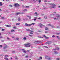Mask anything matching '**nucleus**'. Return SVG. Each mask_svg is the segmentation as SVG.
I'll return each instance as SVG.
<instances>
[{"label": "nucleus", "mask_w": 60, "mask_h": 60, "mask_svg": "<svg viewBox=\"0 0 60 60\" xmlns=\"http://www.w3.org/2000/svg\"><path fill=\"white\" fill-rule=\"evenodd\" d=\"M25 47H30L31 46V44L30 43H27L24 44Z\"/></svg>", "instance_id": "1"}, {"label": "nucleus", "mask_w": 60, "mask_h": 60, "mask_svg": "<svg viewBox=\"0 0 60 60\" xmlns=\"http://www.w3.org/2000/svg\"><path fill=\"white\" fill-rule=\"evenodd\" d=\"M19 6V4L17 3H15L14 4V7H17V6Z\"/></svg>", "instance_id": "2"}, {"label": "nucleus", "mask_w": 60, "mask_h": 60, "mask_svg": "<svg viewBox=\"0 0 60 60\" xmlns=\"http://www.w3.org/2000/svg\"><path fill=\"white\" fill-rule=\"evenodd\" d=\"M39 26L41 28H42V26H45L41 24V23H39Z\"/></svg>", "instance_id": "3"}, {"label": "nucleus", "mask_w": 60, "mask_h": 60, "mask_svg": "<svg viewBox=\"0 0 60 60\" xmlns=\"http://www.w3.org/2000/svg\"><path fill=\"white\" fill-rule=\"evenodd\" d=\"M48 4L49 5H52L53 6H56V5L55 4L50 3H48Z\"/></svg>", "instance_id": "4"}, {"label": "nucleus", "mask_w": 60, "mask_h": 60, "mask_svg": "<svg viewBox=\"0 0 60 60\" xmlns=\"http://www.w3.org/2000/svg\"><path fill=\"white\" fill-rule=\"evenodd\" d=\"M55 16V15L53 14H52L50 15V16L51 18H54V16Z\"/></svg>", "instance_id": "5"}, {"label": "nucleus", "mask_w": 60, "mask_h": 60, "mask_svg": "<svg viewBox=\"0 0 60 60\" xmlns=\"http://www.w3.org/2000/svg\"><path fill=\"white\" fill-rule=\"evenodd\" d=\"M6 45V46H5L4 47H3V49H6V48H8V46H7L6 45V44H5Z\"/></svg>", "instance_id": "6"}, {"label": "nucleus", "mask_w": 60, "mask_h": 60, "mask_svg": "<svg viewBox=\"0 0 60 60\" xmlns=\"http://www.w3.org/2000/svg\"><path fill=\"white\" fill-rule=\"evenodd\" d=\"M5 26L6 27H11V26L10 25H5Z\"/></svg>", "instance_id": "7"}, {"label": "nucleus", "mask_w": 60, "mask_h": 60, "mask_svg": "<svg viewBox=\"0 0 60 60\" xmlns=\"http://www.w3.org/2000/svg\"><path fill=\"white\" fill-rule=\"evenodd\" d=\"M43 37H44L45 38V39H49V38H47V37H46V36L45 35H43Z\"/></svg>", "instance_id": "8"}, {"label": "nucleus", "mask_w": 60, "mask_h": 60, "mask_svg": "<svg viewBox=\"0 0 60 60\" xmlns=\"http://www.w3.org/2000/svg\"><path fill=\"white\" fill-rule=\"evenodd\" d=\"M27 11V9L23 10L22 11L23 12H25V11Z\"/></svg>", "instance_id": "9"}, {"label": "nucleus", "mask_w": 60, "mask_h": 60, "mask_svg": "<svg viewBox=\"0 0 60 60\" xmlns=\"http://www.w3.org/2000/svg\"><path fill=\"white\" fill-rule=\"evenodd\" d=\"M25 26H30V24H28L27 23H25Z\"/></svg>", "instance_id": "10"}, {"label": "nucleus", "mask_w": 60, "mask_h": 60, "mask_svg": "<svg viewBox=\"0 0 60 60\" xmlns=\"http://www.w3.org/2000/svg\"><path fill=\"white\" fill-rule=\"evenodd\" d=\"M45 58L46 59H48V58H49V57L48 56H45Z\"/></svg>", "instance_id": "11"}, {"label": "nucleus", "mask_w": 60, "mask_h": 60, "mask_svg": "<svg viewBox=\"0 0 60 60\" xmlns=\"http://www.w3.org/2000/svg\"><path fill=\"white\" fill-rule=\"evenodd\" d=\"M56 16L57 18H60V15H57Z\"/></svg>", "instance_id": "12"}, {"label": "nucleus", "mask_w": 60, "mask_h": 60, "mask_svg": "<svg viewBox=\"0 0 60 60\" xmlns=\"http://www.w3.org/2000/svg\"><path fill=\"white\" fill-rule=\"evenodd\" d=\"M56 49H57V50H59V48L57 47V48H56V49H53V50H56Z\"/></svg>", "instance_id": "13"}, {"label": "nucleus", "mask_w": 60, "mask_h": 60, "mask_svg": "<svg viewBox=\"0 0 60 60\" xmlns=\"http://www.w3.org/2000/svg\"><path fill=\"white\" fill-rule=\"evenodd\" d=\"M55 6H51V7H49V8H55Z\"/></svg>", "instance_id": "14"}, {"label": "nucleus", "mask_w": 60, "mask_h": 60, "mask_svg": "<svg viewBox=\"0 0 60 60\" xmlns=\"http://www.w3.org/2000/svg\"><path fill=\"white\" fill-rule=\"evenodd\" d=\"M30 26H32V25H35V23H32L31 24H30Z\"/></svg>", "instance_id": "15"}, {"label": "nucleus", "mask_w": 60, "mask_h": 60, "mask_svg": "<svg viewBox=\"0 0 60 60\" xmlns=\"http://www.w3.org/2000/svg\"><path fill=\"white\" fill-rule=\"evenodd\" d=\"M11 32H15V30H11Z\"/></svg>", "instance_id": "16"}, {"label": "nucleus", "mask_w": 60, "mask_h": 60, "mask_svg": "<svg viewBox=\"0 0 60 60\" xmlns=\"http://www.w3.org/2000/svg\"><path fill=\"white\" fill-rule=\"evenodd\" d=\"M23 53H26L27 52V51H26L25 50L24 51H23Z\"/></svg>", "instance_id": "17"}, {"label": "nucleus", "mask_w": 60, "mask_h": 60, "mask_svg": "<svg viewBox=\"0 0 60 60\" xmlns=\"http://www.w3.org/2000/svg\"><path fill=\"white\" fill-rule=\"evenodd\" d=\"M35 42H36V43H40V41H36Z\"/></svg>", "instance_id": "18"}, {"label": "nucleus", "mask_w": 60, "mask_h": 60, "mask_svg": "<svg viewBox=\"0 0 60 60\" xmlns=\"http://www.w3.org/2000/svg\"><path fill=\"white\" fill-rule=\"evenodd\" d=\"M58 18H54V20H58Z\"/></svg>", "instance_id": "19"}, {"label": "nucleus", "mask_w": 60, "mask_h": 60, "mask_svg": "<svg viewBox=\"0 0 60 60\" xmlns=\"http://www.w3.org/2000/svg\"><path fill=\"white\" fill-rule=\"evenodd\" d=\"M16 14L17 15H18V14H21V13L20 12L16 13Z\"/></svg>", "instance_id": "20"}, {"label": "nucleus", "mask_w": 60, "mask_h": 60, "mask_svg": "<svg viewBox=\"0 0 60 60\" xmlns=\"http://www.w3.org/2000/svg\"><path fill=\"white\" fill-rule=\"evenodd\" d=\"M2 5H3L2 3V2H0V6H2Z\"/></svg>", "instance_id": "21"}, {"label": "nucleus", "mask_w": 60, "mask_h": 60, "mask_svg": "<svg viewBox=\"0 0 60 60\" xmlns=\"http://www.w3.org/2000/svg\"><path fill=\"white\" fill-rule=\"evenodd\" d=\"M48 60H51V58H48Z\"/></svg>", "instance_id": "22"}, {"label": "nucleus", "mask_w": 60, "mask_h": 60, "mask_svg": "<svg viewBox=\"0 0 60 60\" xmlns=\"http://www.w3.org/2000/svg\"><path fill=\"white\" fill-rule=\"evenodd\" d=\"M18 21H19L20 20V17H19L18 18Z\"/></svg>", "instance_id": "23"}, {"label": "nucleus", "mask_w": 60, "mask_h": 60, "mask_svg": "<svg viewBox=\"0 0 60 60\" xmlns=\"http://www.w3.org/2000/svg\"><path fill=\"white\" fill-rule=\"evenodd\" d=\"M51 43H52L51 42H47V43H48V44H51Z\"/></svg>", "instance_id": "24"}, {"label": "nucleus", "mask_w": 60, "mask_h": 60, "mask_svg": "<svg viewBox=\"0 0 60 60\" xmlns=\"http://www.w3.org/2000/svg\"><path fill=\"white\" fill-rule=\"evenodd\" d=\"M38 19H39V20H41V17H39L38 18Z\"/></svg>", "instance_id": "25"}, {"label": "nucleus", "mask_w": 60, "mask_h": 60, "mask_svg": "<svg viewBox=\"0 0 60 60\" xmlns=\"http://www.w3.org/2000/svg\"><path fill=\"white\" fill-rule=\"evenodd\" d=\"M16 25H20V23L19 22H18L17 23H16Z\"/></svg>", "instance_id": "26"}, {"label": "nucleus", "mask_w": 60, "mask_h": 60, "mask_svg": "<svg viewBox=\"0 0 60 60\" xmlns=\"http://www.w3.org/2000/svg\"><path fill=\"white\" fill-rule=\"evenodd\" d=\"M23 39V40H27V39L25 37H24Z\"/></svg>", "instance_id": "27"}, {"label": "nucleus", "mask_w": 60, "mask_h": 60, "mask_svg": "<svg viewBox=\"0 0 60 60\" xmlns=\"http://www.w3.org/2000/svg\"><path fill=\"white\" fill-rule=\"evenodd\" d=\"M22 51H25V49H22Z\"/></svg>", "instance_id": "28"}, {"label": "nucleus", "mask_w": 60, "mask_h": 60, "mask_svg": "<svg viewBox=\"0 0 60 60\" xmlns=\"http://www.w3.org/2000/svg\"><path fill=\"white\" fill-rule=\"evenodd\" d=\"M45 30H48V29H48V28L46 27L45 28Z\"/></svg>", "instance_id": "29"}, {"label": "nucleus", "mask_w": 60, "mask_h": 60, "mask_svg": "<svg viewBox=\"0 0 60 60\" xmlns=\"http://www.w3.org/2000/svg\"><path fill=\"white\" fill-rule=\"evenodd\" d=\"M54 54H57V52H56V51H55L54 52Z\"/></svg>", "instance_id": "30"}, {"label": "nucleus", "mask_w": 60, "mask_h": 60, "mask_svg": "<svg viewBox=\"0 0 60 60\" xmlns=\"http://www.w3.org/2000/svg\"><path fill=\"white\" fill-rule=\"evenodd\" d=\"M25 57L26 58H28V56L27 55L26 56H25Z\"/></svg>", "instance_id": "31"}, {"label": "nucleus", "mask_w": 60, "mask_h": 60, "mask_svg": "<svg viewBox=\"0 0 60 60\" xmlns=\"http://www.w3.org/2000/svg\"><path fill=\"white\" fill-rule=\"evenodd\" d=\"M44 18L45 19H47V16H45L44 17Z\"/></svg>", "instance_id": "32"}, {"label": "nucleus", "mask_w": 60, "mask_h": 60, "mask_svg": "<svg viewBox=\"0 0 60 60\" xmlns=\"http://www.w3.org/2000/svg\"><path fill=\"white\" fill-rule=\"evenodd\" d=\"M51 26V25H50V24H48L46 25V26Z\"/></svg>", "instance_id": "33"}, {"label": "nucleus", "mask_w": 60, "mask_h": 60, "mask_svg": "<svg viewBox=\"0 0 60 60\" xmlns=\"http://www.w3.org/2000/svg\"><path fill=\"white\" fill-rule=\"evenodd\" d=\"M25 8H29V6H25Z\"/></svg>", "instance_id": "34"}, {"label": "nucleus", "mask_w": 60, "mask_h": 60, "mask_svg": "<svg viewBox=\"0 0 60 60\" xmlns=\"http://www.w3.org/2000/svg\"><path fill=\"white\" fill-rule=\"evenodd\" d=\"M5 59H6V60H8V58H7L5 57V58H4Z\"/></svg>", "instance_id": "35"}, {"label": "nucleus", "mask_w": 60, "mask_h": 60, "mask_svg": "<svg viewBox=\"0 0 60 60\" xmlns=\"http://www.w3.org/2000/svg\"><path fill=\"white\" fill-rule=\"evenodd\" d=\"M16 40L17 41H19V38H16Z\"/></svg>", "instance_id": "36"}, {"label": "nucleus", "mask_w": 60, "mask_h": 60, "mask_svg": "<svg viewBox=\"0 0 60 60\" xmlns=\"http://www.w3.org/2000/svg\"><path fill=\"white\" fill-rule=\"evenodd\" d=\"M2 31H5V29H3L2 30Z\"/></svg>", "instance_id": "37"}, {"label": "nucleus", "mask_w": 60, "mask_h": 60, "mask_svg": "<svg viewBox=\"0 0 60 60\" xmlns=\"http://www.w3.org/2000/svg\"><path fill=\"white\" fill-rule=\"evenodd\" d=\"M15 59H18V57H17V56H15Z\"/></svg>", "instance_id": "38"}, {"label": "nucleus", "mask_w": 60, "mask_h": 60, "mask_svg": "<svg viewBox=\"0 0 60 60\" xmlns=\"http://www.w3.org/2000/svg\"><path fill=\"white\" fill-rule=\"evenodd\" d=\"M38 38H43L42 37H41V36H38Z\"/></svg>", "instance_id": "39"}, {"label": "nucleus", "mask_w": 60, "mask_h": 60, "mask_svg": "<svg viewBox=\"0 0 60 60\" xmlns=\"http://www.w3.org/2000/svg\"><path fill=\"white\" fill-rule=\"evenodd\" d=\"M15 52V51H12V53H14Z\"/></svg>", "instance_id": "40"}, {"label": "nucleus", "mask_w": 60, "mask_h": 60, "mask_svg": "<svg viewBox=\"0 0 60 60\" xmlns=\"http://www.w3.org/2000/svg\"><path fill=\"white\" fill-rule=\"evenodd\" d=\"M26 30L27 31H30V30L29 29H26Z\"/></svg>", "instance_id": "41"}, {"label": "nucleus", "mask_w": 60, "mask_h": 60, "mask_svg": "<svg viewBox=\"0 0 60 60\" xmlns=\"http://www.w3.org/2000/svg\"><path fill=\"white\" fill-rule=\"evenodd\" d=\"M52 38H54V37H55V36L53 35L52 36Z\"/></svg>", "instance_id": "42"}, {"label": "nucleus", "mask_w": 60, "mask_h": 60, "mask_svg": "<svg viewBox=\"0 0 60 60\" xmlns=\"http://www.w3.org/2000/svg\"><path fill=\"white\" fill-rule=\"evenodd\" d=\"M5 56L6 57H9V56L8 55H6Z\"/></svg>", "instance_id": "43"}, {"label": "nucleus", "mask_w": 60, "mask_h": 60, "mask_svg": "<svg viewBox=\"0 0 60 60\" xmlns=\"http://www.w3.org/2000/svg\"><path fill=\"white\" fill-rule=\"evenodd\" d=\"M56 34L57 35H59V34H60V33H57Z\"/></svg>", "instance_id": "44"}, {"label": "nucleus", "mask_w": 60, "mask_h": 60, "mask_svg": "<svg viewBox=\"0 0 60 60\" xmlns=\"http://www.w3.org/2000/svg\"><path fill=\"white\" fill-rule=\"evenodd\" d=\"M0 38H1L2 39H3V37L1 36H0Z\"/></svg>", "instance_id": "45"}, {"label": "nucleus", "mask_w": 60, "mask_h": 60, "mask_svg": "<svg viewBox=\"0 0 60 60\" xmlns=\"http://www.w3.org/2000/svg\"><path fill=\"white\" fill-rule=\"evenodd\" d=\"M1 18L2 19H4V17H1Z\"/></svg>", "instance_id": "46"}, {"label": "nucleus", "mask_w": 60, "mask_h": 60, "mask_svg": "<svg viewBox=\"0 0 60 60\" xmlns=\"http://www.w3.org/2000/svg\"><path fill=\"white\" fill-rule=\"evenodd\" d=\"M39 59H42V57H39Z\"/></svg>", "instance_id": "47"}, {"label": "nucleus", "mask_w": 60, "mask_h": 60, "mask_svg": "<svg viewBox=\"0 0 60 60\" xmlns=\"http://www.w3.org/2000/svg\"><path fill=\"white\" fill-rule=\"evenodd\" d=\"M9 6L10 7H12V6L11 5H9Z\"/></svg>", "instance_id": "48"}, {"label": "nucleus", "mask_w": 60, "mask_h": 60, "mask_svg": "<svg viewBox=\"0 0 60 60\" xmlns=\"http://www.w3.org/2000/svg\"><path fill=\"white\" fill-rule=\"evenodd\" d=\"M35 14H36V15H37V12H35L34 13Z\"/></svg>", "instance_id": "49"}, {"label": "nucleus", "mask_w": 60, "mask_h": 60, "mask_svg": "<svg viewBox=\"0 0 60 60\" xmlns=\"http://www.w3.org/2000/svg\"><path fill=\"white\" fill-rule=\"evenodd\" d=\"M56 59L57 60H60V59H59V58H56Z\"/></svg>", "instance_id": "50"}, {"label": "nucleus", "mask_w": 60, "mask_h": 60, "mask_svg": "<svg viewBox=\"0 0 60 60\" xmlns=\"http://www.w3.org/2000/svg\"><path fill=\"white\" fill-rule=\"evenodd\" d=\"M30 29L32 30H34V28H31Z\"/></svg>", "instance_id": "51"}, {"label": "nucleus", "mask_w": 60, "mask_h": 60, "mask_svg": "<svg viewBox=\"0 0 60 60\" xmlns=\"http://www.w3.org/2000/svg\"><path fill=\"white\" fill-rule=\"evenodd\" d=\"M44 47H45V48H48V47H47V46H44Z\"/></svg>", "instance_id": "52"}, {"label": "nucleus", "mask_w": 60, "mask_h": 60, "mask_svg": "<svg viewBox=\"0 0 60 60\" xmlns=\"http://www.w3.org/2000/svg\"><path fill=\"white\" fill-rule=\"evenodd\" d=\"M13 28H14V29H16V27H13Z\"/></svg>", "instance_id": "53"}, {"label": "nucleus", "mask_w": 60, "mask_h": 60, "mask_svg": "<svg viewBox=\"0 0 60 60\" xmlns=\"http://www.w3.org/2000/svg\"><path fill=\"white\" fill-rule=\"evenodd\" d=\"M7 38L8 40H10V38H9L8 37H7Z\"/></svg>", "instance_id": "54"}, {"label": "nucleus", "mask_w": 60, "mask_h": 60, "mask_svg": "<svg viewBox=\"0 0 60 60\" xmlns=\"http://www.w3.org/2000/svg\"><path fill=\"white\" fill-rule=\"evenodd\" d=\"M21 14H24V13L23 12H22V13H20Z\"/></svg>", "instance_id": "55"}, {"label": "nucleus", "mask_w": 60, "mask_h": 60, "mask_svg": "<svg viewBox=\"0 0 60 60\" xmlns=\"http://www.w3.org/2000/svg\"><path fill=\"white\" fill-rule=\"evenodd\" d=\"M29 19H31V17L30 16L29 17Z\"/></svg>", "instance_id": "56"}, {"label": "nucleus", "mask_w": 60, "mask_h": 60, "mask_svg": "<svg viewBox=\"0 0 60 60\" xmlns=\"http://www.w3.org/2000/svg\"><path fill=\"white\" fill-rule=\"evenodd\" d=\"M33 19L34 20V21H36V19Z\"/></svg>", "instance_id": "57"}, {"label": "nucleus", "mask_w": 60, "mask_h": 60, "mask_svg": "<svg viewBox=\"0 0 60 60\" xmlns=\"http://www.w3.org/2000/svg\"><path fill=\"white\" fill-rule=\"evenodd\" d=\"M41 16H43V15H44V14H41Z\"/></svg>", "instance_id": "58"}, {"label": "nucleus", "mask_w": 60, "mask_h": 60, "mask_svg": "<svg viewBox=\"0 0 60 60\" xmlns=\"http://www.w3.org/2000/svg\"><path fill=\"white\" fill-rule=\"evenodd\" d=\"M29 36H32V35H31L30 34H29Z\"/></svg>", "instance_id": "59"}, {"label": "nucleus", "mask_w": 60, "mask_h": 60, "mask_svg": "<svg viewBox=\"0 0 60 60\" xmlns=\"http://www.w3.org/2000/svg\"><path fill=\"white\" fill-rule=\"evenodd\" d=\"M51 27H52V28H53V27H54V26H52Z\"/></svg>", "instance_id": "60"}, {"label": "nucleus", "mask_w": 60, "mask_h": 60, "mask_svg": "<svg viewBox=\"0 0 60 60\" xmlns=\"http://www.w3.org/2000/svg\"><path fill=\"white\" fill-rule=\"evenodd\" d=\"M2 45H1L0 46V48H2Z\"/></svg>", "instance_id": "61"}, {"label": "nucleus", "mask_w": 60, "mask_h": 60, "mask_svg": "<svg viewBox=\"0 0 60 60\" xmlns=\"http://www.w3.org/2000/svg\"><path fill=\"white\" fill-rule=\"evenodd\" d=\"M47 2V0H45L44 1V2Z\"/></svg>", "instance_id": "62"}, {"label": "nucleus", "mask_w": 60, "mask_h": 60, "mask_svg": "<svg viewBox=\"0 0 60 60\" xmlns=\"http://www.w3.org/2000/svg\"><path fill=\"white\" fill-rule=\"evenodd\" d=\"M11 60L12 59V57H11Z\"/></svg>", "instance_id": "63"}, {"label": "nucleus", "mask_w": 60, "mask_h": 60, "mask_svg": "<svg viewBox=\"0 0 60 60\" xmlns=\"http://www.w3.org/2000/svg\"><path fill=\"white\" fill-rule=\"evenodd\" d=\"M39 3H41V0H39Z\"/></svg>", "instance_id": "64"}]
</instances>
